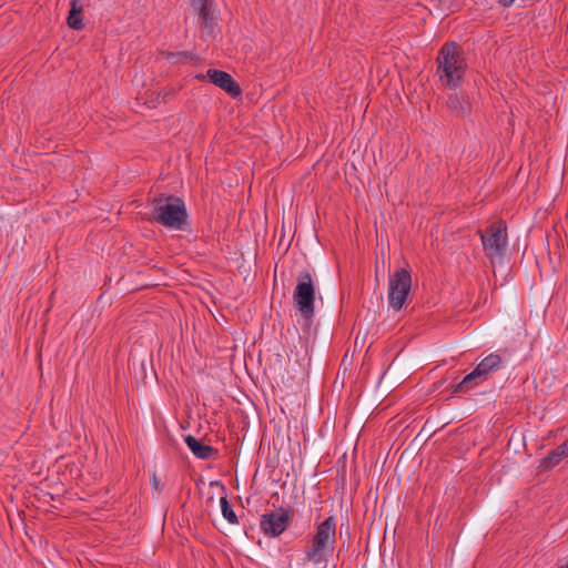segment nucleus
Returning <instances> with one entry per match:
<instances>
[{"mask_svg":"<svg viewBox=\"0 0 568 568\" xmlns=\"http://www.w3.org/2000/svg\"><path fill=\"white\" fill-rule=\"evenodd\" d=\"M437 75L440 82L456 89L466 73L467 63L464 51L457 42H446L437 54Z\"/></svg>","mask_w":568,"mask_h":568,"instance_id":"obj_1","label":"nucleus"},{"mask_svg":"<svg viewBox=\"0 0 568 568\" xmlns=\"http://www.w3.org/2000/svg\"><path fill=\"white\" fill-rule=\"evenodd\" d=\"M336 542V518L328 516L316 526L314 536L304 551V560L315 567H326Z\"/></svg>","mask_w":568,"mask_h":568,"instance_id":"obj_2","label":"nucleus"},{"mask_svg":"<svg viewBox=\"0 0 568 568\" xmlns=\"http://www.w3.org/2000/svg\"><path fill=\"white\" fill-rule=\"evenodd\" d=\"M153 205L152 221L170 230H186L189 215L181 197L173 195L154 197Z\"/></svg>","mask_w":568,"mask_h":568,"instance_id":"obj_3","label":"nucleus"},{"mask_svg":"<svg viewBox=\"0 0 568 568\" xmlns=\"http://www.w3.org/2000/svg\"><path fill=\"white\" fill-rule=\"evenodd\" d=\"M486 257L491 262L501 261L507 253V226L504 222H496L479 231Z\"/></svg>","mask_w":568,"mask_h":568,"instance_id":"obj_4","label":"nucleus"},{"mask_svg":"<svg viewBox=\"0 0 568 568\" xmlns=\"http://www.w3.org/2000/svg\"><path fill=\"white\" fill-rule=\"evenodd\" d=\"M412 290V274L409 268L399 267L388 276V306L395 312L406 304Z\"/></svg>","mask_w":568,"mask_h":568,"instance_id":"obj_5","label":"nucleus"},{"mask_svg":"<svg viewBox=\"0 0 568 568\" xmlns=\"http://www.w3.org/2000/svg\"><path fill=\"white\" fill-rule=\"evenodd\" d=\"M293 301L301 315L306 321L312 320L315 310V286L308 271L300 272Z\"/></svg>","mask_w":568,"mask_h":568,"instance_id":"obj_6","label":"nucleus"},{"mask_svg":"<svg viewBox=\"0 0 568 568\" xmlns=\"http://www.w3.org/2000/svg\"><path fill=\"white\" fill-rule=\"evenodd\" d=\"M503 359L499 354L491 353L483 358L475 369L467 374L458 384L454 386V393H466L476 385L485 382L488 375L501 367Z\"/></svg>","mask_w":568,"mask_h":568,"instance_id":"obj_7","label":"nucleus"},{"mask_svg":"<svg viewBox=\"0 0 568 568\" xmlns=\"http://www.w3.org/2000/svg\"><path fill=\"white\" fill-rule=\"evenodd\" d=\"M291 520L290 510L280 507L261 516L260 529L266 537H278L286 530Z\"/></svg>","mask_w":568,"mask_h":568,"instance_id":"obj_8","label":"nucleus"},{"mask_svg":"<svg viewBox=\"0 0 568 568\" xmlns=\"http://www.w3.org/2000/svg\"><path fill=\"white\" fill-rule=\"evenodd\" d=\"M197 79H209L211 83L224 90L230 97L236 99L242 94L240 85L232 75L225 71L209 69L205 75H197Z\"/></svg>","mask_w":568,"mask_h":568,"instance_id":"obj_9","label":"nucleus"},{"mask_svg":"<svg viewBox=\"0 0 568 568\" xmlns=\"http://www.w3.org/2000/svg\"><path fill=\"white\" fill-rule=\"evenodd\" d=\"M447 108L454 115L458 118H466L470 114L471 111L469 98L465 94L458 93H453L448 97Z\"/></svg>","mask_w":568,"mask_h":568,"instance_id":"obj_10","label":"nucleus"},{"mask_svg":"<svg viewBox=\"0 0 568 568\" xmlns=\"http://www.w3.org/2000/svg\"><path fill=\"white\" fill-rule=\"evenodd\" d=\"M184 442L190 450L200 459H210L216 453L212 446L203 444L191 435L186 436Z\"/></svg>","mask_w":568,"mask_h":568,"instance_id":"obj_11","label":"nucleus"},{"mask_svg":"<svg viewBox=\"0 0 568 568\" xmlns=\"http://www.w3.org/2000/svg\"><path fill=\"white\" fill-rule=\"evenodd\" d=\"M568 456V439L561 445L552 449L545 458L541 459L540 467L542 469H550L560 464V462Z\"/></svg>","mask_w":568,"mask_h":568,"instance_id":"obj_12","label":"nucleus"},{"mask_svg":"<svg viewBox=\"0 0 568 568\" xmlns=\"http://www.w3.org/2000/svg\"><path fill=\"white\" fill-rule=\"evenodd\" d=\"M70 11L67 18V23L69 28L73 30H82L84 27L82 20L83 12V1L82 0H71L70 2Z\"/></svg>","mask_w":568,"mask_h":568,"instance_id":"obj_13","label":"nucleus"},{"mask_svg":"<svg viewBox=\"0 0 568 568\" xmlns=\"http://www.w3.org/2000/svg\"><path fill=\"white\" fill-rule=\"evenodd\" d=\"M199 17L202 20L203 26L210 31L213 32L215 26H216V17L215 11L213 9V6H210L207 8H203L197 11Z\"/></svg>","mask_w":568,"mask_h":568,"instance_id":"obj_14","label":"nucleus"},{"mask_svg":"<svg viewBox=\"0 0 568 568\" xmlns=\"http://www.w3.org/2000/svg\"><path fill=\"white\" fill-rule=\"evenodd\" d=\"M221 511L223 517L232 525L239 524V519L236 514L234 513L231 504L229 503L226 496L221 497L220 499Z\"/></svg>","mask_w":568,"mask_h":568,"instance_id":"obj_15","label":"nucleus"},{"mask_svg":"<svg viewBox=\"0 0 568 568\" xmlns=\"http://www.w3.org/2000/svg\"><path fill=\"white\" fill-rule=\"evenodd\" d=\"M191 6L196 10H201L203 8H207L210 6H213L212 0H191Z\"/></svg>","mask_w":568,"mask_h":568,"instance_id":"obj_16","label":"nucleus"},{"mask_svg":"<svg viewBox=\"0 0 568 568\" xmlns=\"http://www.w3.org/2000/svg\"><path fill=\"white\" fill-rule=\"evenodd\" d=\"M515 0H498V2L503 6V7H509L514 3Z\"/></svg>","mask_w":568,"mask_h":568,"instance_id":"obj_17","label":"nucleus"},{"mask_svg":"<svg viewBox=\"0 0 568 568\" xmlns=\"http://www.w3.org/2000/svg\"><path fill=\"white\" fill-rule=\"evenodd\" d=\"M557 568H568V560L565 564L559 565Z\"/></svg>","mask_w":568,"mask_h":568,"instance_id":"obj_18","label":"nucleus"},{"mask_svg":"<svg viewBox=\"0 0 568 568\" xmlns=\"http://www.w3.org/2000/svg\"><path fill=\"white\" fill-rule=\"evenodd\" d=\"M152 481H153V485H156V484H158V479H156V477H155V476L152 478Z\"/></svg>","mask_w":568,"mask_h":568,"instance_id":"obj_19","label":"nucleus"}]
</instances>
